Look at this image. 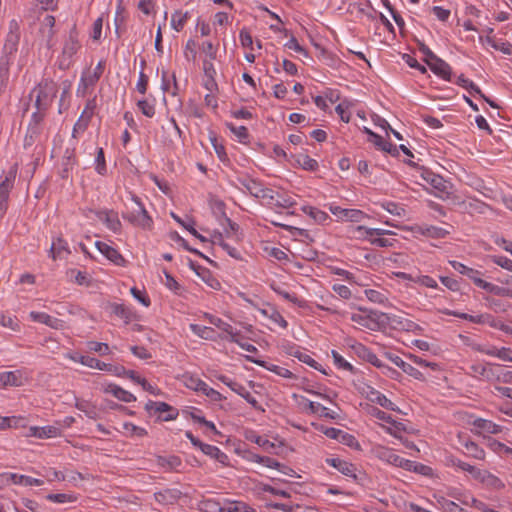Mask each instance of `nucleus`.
Here are the masks:
<instances>
[{
  "label": "nucleus",
  "mask_w": 512,
  "mask_h": 512,
  "mask_svg": "<svg viewBox=\"0 0 512 512\" xmlns=\"http://www.w3.org/2000/svg\"><path fill=\"white\" fill-rule=\"evenodd\" d=\"M57 84L53 80L45 79L41 81L30 93L31 99L34 98L36 112L33 113V117L41 119L43 113L52 104L57 94Z\"/></svg>",
  "instance_id": "obj_1"
},
{
  "label": "nucleus",
  "mask_w": 512,
  "mask_h": 512,
  "mask_svg": "<svg viewBox=\"0 0 512 512\" xmlns=\"http://www.w3.org/2000/svg\"><path fill=\"white\" fill-rule=\"evenodd\" d=\"M133 206L130 210L123 212L122 216L125 220L129 221L132 225L142 229H151L153 220L144 208L140 199L135 195H131Z\"/></svg>",
  "instance_id": "obj_2"
},
{
  "label": "nucleus",
  "mask_w": 512,
  "mask_h": 512,
  "mask_svg": "<svg viewBox=\"0 0 512 512\" xmlns=\"http://www.w3.org/2000/svg\"><path fill=\"white\" fill-rule=\"evenodd\" d=\"M384 316V313L360 309L358 313L351 314L350 319L359 329L377 331L380 330L385 323Z\"/></svg>",
  "instance_id": "obj_3"
},
{
  "label": "nucleus",
  "mask_w": 512,
  "mask_h": 512,
  "mask_svg": "<svg viewBox=\"0 0 512 512\" xmlns=\"http://www.w3.org/2000/svg\"><path fill=\"white\" fill-rule=\"evenodd\" d=\"M104 71V63L100 61L94 69L88 68L83 71L76 93L77 96H86L99 81Z\"/></svg>",
  "instance_id": "obj_4"
},
{
  "label": "nucleus",
  "mask_w": 512,
  "mask_h": 512,
  "mask_svg": "<svg viewBox=\"0 0 512 512\" xmlns=\"http://www.w3.org/2000/svg\"><path fill=\"white\" fill-rule=\"evenodd\" d=\"M354 233H358L359 237L367 238L372 245L378 247H391L394 244V239H387L383 235H390L393 232L384 229L366 228L364 226H357L353 229Z\"/></svg>",
  "instance_id": "obj_5"
},
{
  "label": "nucleus",
  "mask_w": 512,
  "mask_h": 512,
  "mask_svg": "<svg viewBox=\"0 0 512 512\" xmlns=\"http://www.w3.org/2000/svg\"><path fill=\"white\" fill-rule=\"evenodd\" d=\"M79 48L80 43L78 40V35L75 28H73L69 33V37L64 43L62 53L58 59V66L61 70H67L70 68L73 63V56L77 53Z\"/></svg>",
  "instance_id": "obj_6"
},
{
  "label": "nucleus",
  "mask_w": 512,
  "mask_h": 512,
  "mask_svg": "<svg viewBox=\"0 0 512 512\" xmlns=\"http://www.w3.org/2000/svg\"><path fill=\"white\" fill-rule=\"evenodd\" d=\"M16 174L17 166L13 165L4 178L0 180V219L3 218L7 211L9 194L14 186Z\"/></svg>",
  "instance_id": "obj_7"
},
{
  "label": "nucleus",
  "mask_w": 512,
  "mask_h": 512,
  "mask_svg": "<svg viewBox=\"0 0 512 512\" xmlns=\"http://www.w3.org/2000/svg\"><path fill=\"white\" fill-rule=\"evenodd\" d=\"M40 26L38 37L42 44L46 47L51 48L55 44V18L52 15L44 14L43 17H39Z\"/></svg>",
  "instance_id": "obj_8"
},
{
  "label": "nucleus",
  "mask_w": 512,
  "mask_h": 512,
  "mask_svg": "<svg viewBox=\"0 0 512 512\" xmlns=\"http://www.w3.org/2000/svg\"><path fill=\"white\" fill-rule=\"evenodd\" d=\"M375 453H376V456L380 460H382L384 462H387V463H389L391 465H394L396 467H401V468H404L406 470H412V468L414 470H417L416 466L414 465V463L412 461L404 459V458L398 456L390 448L380 446V447H377L375 449Z\"/></svg>",
  "instance_id": "obj_9"
},
{
  "label": "nucleus",
  "mask_w": 512,
  "mask_h": 512,
  "mask_svg": "<svg viewBox=\"0 0 512 512\" xmlns=\"http://www.w3.org/2000/svg\"><path fill=\"white\" fill-rule=\"evenodd\" d=\"M482 273L476 269L469 268L466 271V275L472 282L479 288L485 290L486 292L492 293L498 296H507L509 295V290L497 285H494L490 282H487L481 278Z\"/></svg>",
  "instance_id": "obj_10"
},
{
  "label": "nucleus",
  "mask_w": 512,
  "mask_h": 512,
  "mask_svg": "<svg viewBox=\"0 0 512 512\" xmlns=\"http://www.w3.org/2000/svg\"><path fill=\"white\" fill-rule=\"evenodd\" d=\"M145 410L153 415L159 414V419L162 421H171L177 418L178 411L165 402H155L149 400L145 404Z\"/></svg>",
  "instance_id": "obj_11"
},
{
  "label": "nucleus",
  "mask_w": 512,
  "mask_h": 512,
  "mask_svg": "<svg viewBox=\"0 0 512 512\" xmlns=\"http://www.w3.org/2000/svg\"><path fill=\"white\" fill-rule=\"evenodd\" d=\"M19 29L18 22L15 19L11 20L9 23V32L3 47V55L13 58L14 54L17 52L20 39Z\"/></svg>",
  "instance_id": "obj_12"
},
{
  "label": "nucleus",
  "mask_w": 512,
  "mask_h": 512,
  "mask_svg": "<svg viewBox=\"0 0 512 512\" xmlns=\"http://www.w3.org/2000/svg\"><path fill=\"white\" fill-rule=\"evenodd\" d=\"M393 329L407 331V332H416L420 331L421 327L410 319L402 316V315H387L384 316V321Z\"/></svg>",
  "instance_id": "obj_13"
},
{
  "label": "nucleus",
  "mask_w": 512,
  "mask_h": 512,
  "mask_svg": "<svg viewBox=\"0 0 512 512\" xmlns=\"http://www.w3.org/2000/svg\"><path fill=\"white\" fill-rule=\"evenodd\" d=\"M26 377L20 370L0 373V388L20 387L26 382Z\"/></svg>",
  "instance_id": "obj_14"
},
{
  "label": "nucleus",
  "mask_w": 512,
  "mask_h": 512,
  "mask_svg": "<svg viewBox=\"0 0 512 512\" xmlns=\"http://www.w3.org/2000/svg\"><path fill=\"white\" fill-rule=\"evenodd\" d=\"M386 356L393 364L399 367L404 373L408 374L409 376L413 377L416 380H425L423 373H421L417 368L413 367L411 364L405 362L399 356L390 353H386Z\"/></svg>",
  "instance_id": "obj_15"
},
{
  "label": "nucleus",
  "mask_w": 512,
  "mask_h": 512,
  "mask_svg": "<svg viewBox=\"0 0 512 512\" xmlns=\"http://www.w3.org/2000/svg\"><path fill=\"white\" fill-rule=\"evenodd\" d=\"M96 216L109 230L113 232H119L121 230L122 224L117 212L113 210H101L96 212Z\"/></svg>",
  "instance_id": "obj_16"
},
{
  "label": "nucleus",
  "mask_w": 512,
  "mask_h": 512,
  "mask_svg": "<svg viewBox=\"0 0 512 512\" xmlns=\"http://www.w3.org/2000/svg\"><path fill=\"white\" fill-rule=\"evenodd\" d=\"M96 248L102 253L108 260L118 266H125L126 260L124 257L112 246L101 242H95Z\"/></svg>",
  "instance_id": "obj_17"
},
{
  "label": "nucleus",
  "mask_w": 512,
  "mask_h": 512,
  "mask_svg": "<svg viewBox=\"0 0 512 512\" xmlns=\"http://www.w3.org/2000/svg\"><path fill=\"white\" fill-rule=\"evenodd\" d=\"M60 435L61 430L57 426H31L26 434L27 437H35L39 439L55 438Z\"/></svg>",
  "instance_id": "obj_18"
},
{
  "label": "nucleus",
  "mask_w": 512,
  "mask_h": 512,
  "mask_svg": "<svg viewBox=\"0 0 512 512\" xmlns=\"http://www.w3.org/2000/svg\"><path fill=\"white\" fill-rule=\"evenodd\" d=\"M182 495V492L176 488H167L154 493L155 500L162 505L174 504Z\"/></svg>",
  "instance_id": "obj_19"
},
{
  "label": "nucleus",
  "mask_w": 512,
  "mask_h": 512,
  "mask_svg": "<svg viewBox=\"0 0 512 512\" xmlns=\"http://www.w3.org/2000/svg\"><path fill=\"white\" fill-rule=\"evenodd\" d=\"M326 463L337 469L340 473H342L345 476H350L354 478L356 477V468L352 463L348 461H345L340 458H327Z\"/></svg>",
  "instance_id": "obj_20"
},
{
  "label": "nucleus",
  "mask_w": 512,
  "mask_h": 512,
  "mask_svg": "<svg viewBox=\"0 0 512 512\" xmlns=\"http://www.w3.org/2000/svg\"><path fill=\"white\" fill-rule=\"evenodd\" d=\"M429 68L444 80H451V67L444 60L437 57L433 61H428Z\"/></svg>",
  "instance_id": "obj_21"
},
{
  "label": "nucleus",
  "mask_w": 512,
  "mask_h": 512,
  "mask_svg": "<svg viewBox=\"0 0 512 512\" xmlns=\"http://www.w3.org/2000/svg\"><path fill=\"white\" fill-rule=\"evenodd\" d=\"M209 322L222 330L229 336V340L231 342L238 343V335L239 332L236 331L229 323L223 321L222 319L215 316H208Z\"/></svg>",
  "instance_id": "obj_22"
},
{
  "label": "nucleus",
  "mask_w": 512,
  "mask_h": 512,
  "mask_svg": "<svg viewBox=\"0 0 512 512\" xmlns=\"http://www.w3.org/2000/svg\"><path fill=\"white\" fill-rule=\"evenodd\" d=\"M470 370L471 374L477 378L491 381L495 377L493 365L491 364L476 363L470 367Z\"/></svg>",
  "instance_id": "obj_23"
},
{
  "label": "nucleus",
  "mask_w": 512,
  "mask_h": 512,
  "mask_svg": "<svg viewBox=\"0 0 512 512\" xmlns=\"http://www.w3.org/2000/svg\"><path fill=\"white\" fill-rule=\"evenodd\" d=\"M103 390L105 393H110L118 400L126 403H130L136 400L135 396L132 393L124 390L123 388L115 384H107Z\"/></svg>",
  "instance_id": "obj_24"
},
{
  "label": "nucleus",
  "mask_w": 512,
  "mask_h": 512,
  "mask_svg": "<svg viewBox=\"0 0 512 512\" xmlns=\"http://www.w3.org/2000/svg\"><path fill=\"white\" fill-rule=\"evenodd\" d=\"M30 318L35 321L42 324L47 325L48 327H51L53 329H59L62 327V321L54 318L44 312H30Z\"/></svg>",
  "instance_id": "obj_25"
},
{
  "label": "nucleus",
  "mask_w": 512,
  "mask_h": 512,
  "mask_svg": "<svg viewBox=\"0 0 512 512\" xmlns=\"http://www.w3.org/2000/svg\"><path fill=\"white\" fill-rule=\"evenodd\" d=\"M67 243L62 238H57L52 242L50 247V256L53 260L62 259L65 255L69 254Z\"/></svg>",
  "instance_id": "obj_26"
},
{
  "label": "nucleus",
  "mask_w": 512,
  "mask_h": 512,
  "mask_svg": "<svg viewBox=\"0 0 512 512\" xmlns=\"http://www.w3.org/2000/svg\"><path fill=\"white\" fill-rule=\"evenodd\" d=\"M457 85L465 88L471 94H478L484 98L492 107H495L494 103L487 99L482 93L481 89L471 80L465 78L464 75H460L456 81Z\"/></svg>",
  "instance_id": "obj_27"
},
{
  "label": "nucleus",
  "mask_w": 512,
  "mask_h": 512,
  "mask_svg": "<svg viewBox=\"0 0 512 512\" xmlns=\"http://www.w3.org/2000/svg\"><path fill=\"white\" fill-rule=\"evenodd\" d=\"M9 479L13 484L22 486H41L44 484V481L41 479L33 478L26 475H20L16 473H11L9 475Z\"/></svg>",
  "instance_id": "obj_28"
},
{
  "label": "nucleus",
  "mask_w": 512,
  "mask_h": 512,
  "mask_svg": "<svg viewBox=\"0 0 512 512\" xmlns=\"http://www.w3.org/2000/svg\"><path fill=\"white\" fill-rule=\"evenodd\" d=\"M157 465L168 470L177 471L181 466L182 461L178 456L172 455L169 457L157 456L156 458Z\"/></svg>",
  "instance_id": "obj_29"
},
{
  "label": "nucleus",
  "mask_w": 512,
  "mask_h": 512,
  "mask_svg": "<svg viewBox=\"0 0 512 512\" xmlns=\"http://www.w3.org/2000/svg\"><path fill=\"white\" fill-rule=\"evenodd\" d=\"M368 398L372 402L377 403L378 405L382 406L383 408L394 410V404L391 400H389L384 394L380 393L379 391L371 388L368 392Z\"/></svg>",
  "instance_id": "obj_30"
},
{
  "label": "nucleus",
  "mask_w": 512,
  "mask_h": 512,
  "mask_svg": "<svg viewBox=\"0 0 512 512\" xmlns=\"http://www.w3.org/2000/svg\"><path fill=\"white\" fill-rule=\"evenodd\" d=\"M229 388L238 395H240L241 397H243L250 405H252V407H254L255 409H260V406L256 398L252 396L251 393L248 392L244 386H242L239 383H236L229 384Z\"/></svg>",
  "instance_id": "obj_31"
},
{
  "label": "nucleus",
  "mask_w": 512,
  "mask_h": 512,
  "mask_svg": "<svg viewBox=\"0 0 512 512\" xmlns=\"http://www.w3.org/2000/svg\"><path fill=\"white\" fill-rule=\"evenodd\" d=\"M200 450L204 454H206L212 458H215L217 461H219L222 464H224L228 458L227 455L224 452H222L218 447L210 445V444L203 443L200 447Z\"/></svg>",
  "instance_id": "obj_32"
},
{
  "label": "nucleus",
  "mask_w": 512,
  "mask_h": 512,
  "mask_svg": "<svg viewBox=\"0 0 512 512\" xmlns=\"http://www.w3.org/2000/svg\"><path fill=\"white\" fill-rule=\"evenodd\" d=\"M475 479L480 480L482 483L494 488H499L503 485L499 478L485 470L479 469L475 476Z\"/></svg>",
  "instance_id": "obj_33"
},
{
  "label": "nucleus",
  "mask_w": 512,
  "mask_h": 512,
  "mask_svg": "<svg viewBox=\"0 0 512 512\" xmlns=\"http://www.w3.org/2000/svg\"><path fill=\"white\" fill-rule=\"evenodd\" d=\"M239 182L250 195L254 196L255 198L259 197L263 188L261 183L249 178H240Z\"/></svg>",
  "instance_id": "obj_34"
},
{
  "label": "nucleus",
  "mask_w": 512,
  "mask_h": 512,
  "mask_svg": "<svg viewBox=\"0 0 512 512\" xmlns=\"http://www.w3.org/2000/svg\"><path fill=\"white\" fill-rule=\"evenodd\" d=\"M75 407L83 412L88 418L90 419H98L99 418V411L96 408V406L92 405L91 403L87 401H79L77 400L75 403Z\"/></svg>",
  "instance_id": "obj_35"
},
{
  "label": "nucleus",
  "mask_w": 512,
  "mask_h": 512,
  "mask_svg": "<svg viewBox=\"0 0 512 512\" xmlns=\"http://www.w3.org/2000/svg\"><path fill=\"white\" fill-rule=\"evenodd\" d=\"M79 362L87 367L95 368L98 370H111V365L106 364L104 362L99 361L96 358L90 357V356H81L79 357Z\"/></svg>",
  "instance_id": "obj_36"
},
{
  "label": "nucleus",
  "mask_w": 512,
  "mask_h": 512,
  "mask_svg": "<svg viewBox=\"0 0 512 512\" xmlns=\"http://www.w3.org/2000/svg\"><path fill=\"white\" fill-rule=\"evenodd\" d=\"M357 352L366 361H368L369 363H371L375 367H378V368H381V369H382V367H384V364L382 363V361L373 352H371L369 349H367L365 346L359 345L357 347Z\"/></svg>",
  "instance_id": "obj_37"
},
{
  "label": "nucleus",
  "mask_w": 512,
  "mask_h": 512,
  "mask_svg": "<svg viewBox=\"0 0 512 512\" xmlns=\"http://www.w3.org/2000/svg\"><path fill=\"white\" fill-rule=\"evenodd\" d=\"M75 164L74 149H66L62 160V177L66 178Z\"/></svg>",
  "instance_id": "obj_38"
},
{
  "label": "nucleus",
  "mask_w": 512,
  "mask_h": 512,
  "mask_svg": "<svg viewBox=\"0 0 512 512\" xmlns=\"http://www.w3.org/2000/svg\"><path fill=\"white\" fill-rule=\"evenodd\" d=\"M302 211L319 224L324 223L329 218L327 213L312 206H304L302 207Z\"/></svg>",
  "instance_id": "obj_39"
},
{
  "label": "nucleus",
  "mask_w": 512,
  "mask_h": 512,
  "mask_svg": "<svg viewBox=\"0 0 512 512\" xmlns=\"http://www.w3.org/2000/svg\"><path fill=\"white\" fill-rule=\"evenodd\" d=\"M223 512H255V510L241 501H231L223 506Z\"/></svg>",
  "instance_id": "obj_40"
},
{
  "label": "nucleus",
  "mask_w": 512,
  "mask_h": 512,
  "mask_svg": "<svg viewBox=\"0 0 512 512\" xmlns=\"http://www.w3.org/2000/svg\"><path fill=\"white\" fill-rule=\"evenodd\" d=\"M198 509L202 512H223V506L214 499H205L198 503Z\"/></svg>",
  "instance_id": "obj_41"
},
{
  "label": "nucleus",
  "mask_w": 512,
  "mask_h": 512,
  "mask_svg": "<svg viewBox=\"0 0 512 512\" xmlns=\"http://www.w3.org/2000/svg\"><path fill=\"white\" fill-rule=\"evenodd\" d=\"M261 313L268 317L272 322L279 325L282 328L287 327V321L283 318V316L274 308L262 309Z\"/></svg>",
  "instance_id": "obj_42"
},
{
  "label": "nucleus",
  "mask_w": 512,
  "mask_h": 512,
  "mask_svg": "<svg viewBox=\"0 0 512 512\" xmlns=\"http://www.w3.org/2000/svg\"><path fill=\"white\" fill-rule=\"evenodd\" d=\"M190 329L195 335L199 336L202 339H206V340L214 339V330L210 327L201 326L198 324H191Z\"/></svg>",
  "instance_id": "obj_43"
},
{
  "label": "nucleus",
  "mask_w": 512,
  "mask_h": 512,
  "mask_svg": "<svg viewBox=\"0 0 512 512\" xmlns=\"http://www.w3.org/2000/svg\"><path fill=\"white\" fill-rule=\"evenodd\" d=\"M366 217V214L358 209H345L341 221L361 222Z\"/></svg>",
  "instance_id": "obj_44"
},
{
  "label": "nucleus",
  "mask_w": 512,
  "mask_h": 512,
  "mask_svg": "<svg viewBox=\"0 0 512 512\" xmlns=\"http://www.w3.org/2000/svg\"><path fill=\"white\" fill-rule=\"evenodd\" d=\"M297 162L298 164L305 170H308V171H314L317 169L318 167V163L316 160L310 158L308 155L306 154H301L298 156L297 158Z\"/></svg>",
  "instance_id": "obj_45"
},
{
  "label": "nucleus",
  "mask_w": 512,
  "mask_h": 512,
  "mask_svg": "<svg viewBox=\"0 0 512 512\" xmlns=\"http://www.w3.org/2000/svg\"><path fill=\"white\" fill-rule=\"evenodd\" d=\"M364 293H365L366 297L371 302H374V303L384 304L388 300L386 294L381 291H378V290L366 289L364 291Z\"/></svg>",
  "instance_id": "obj_46"
},
{
  "label": "nucleus",
  "mask_w": 512,
  "mask_h": 512,
  "mask_svg": "<svg viewBox=\"0 0 512 512\" xmlns=\"http://www.w3.org/2000/svg\"><path fill=\"white\" fill-rule=\"evenodd\" d=\"M184 384L195 391L201 392V389L205 386V382L192 375H184Z\"/></svg>",
  "instance_id": "obj_47"
},
{
  "label": "nucleus",
  "mask_w": 512,
  "mask_h": 512,
  "mask_svg": "<svg viewBox=\"0 0 512 512\" xmlns=\"http://www.w3.org/2000/svg\"><path fill=\"white\" fill-rule=\"evenodd\" d=\"M447 231L441 227L428 226L422 230V234L431 238H443L447 235Z\"/></svg>",
  "instance_id": "obj_48"
},
{
  "label": "nucleus",
  "mask_w": 512,
  "mask_h": 512,
  "mask_svg": "<svg viewBox=\"0 0 512 512\" xmlns=\"http://www.w3.org/2000/svg\"><path fill=\"white\" fill-rule=\"evenodd\" d=\"M123 428L127 435L129 436H137V437H144L147 434V431L139 426H136L132 423H124Z\"/></svg>",
  "instance_id": "obj_49"
},
{
  "label": "nucleus",
  "mask_w": 512,
  "mask_h": 512,
  "mask_svg": "<svg viewBox=\"0 0 512 512\" xmlns=\"http://www.w3.org/2000/svg\"><path fill=\"white\" fill-rule=\"evenodd\" d=\"M427 181L438 191L446 192L448 185L447 182L438 175H431L430 178H427Z\"/></svg>",
  "instance_id": "obj_50"
},
{
  "label": "nucleus",
  "mask_w": 512,
  "mask_h": 512,
  "mask_svg": "<svg viewBox=\"0 0 512 512\" xmlns=\"http://www.w3.org/2000/svg\"><path fill=\"white\" fill-rule=\"evenodd\" d=\"M47 499L55 503H66L76 501V497L71 494L57 493L47 495Z\"/></svg>",
  "instance_id": "obj_51"
},
{
  "label": "nucleus",
  "mask_w": 512,
  "mask_h": 512,
  "mask_svg": "<svg viewBox=\"0 0 512 512\" xmlns=\"http://www.w3.org/2000/svg\"><path fill=\"white\" fill-rule=\"evenodd\" d=\"M350 107V102L343 101L338 104L335 108L337 114L340 116L341 120L345 123L350 121V113L347 111Z\"/></svg>",
  "instance_id": "obj_52"
},
{
  "label": "nucleus",
  "mask_w": 512,
  "mask_h": 512,
  "mask_svg": "<svg viewBox=\"0 0 512 512\" xmlns=\"http://www.w3.org/2000/svg\"><path fill=\"white\" fill-rule=\"evenodd\" d=\"M273 205L280 207V208H289V207H292L293 205H295V201L293 198H291L287 195H284V194H280L278 192V196L276 197Z\"/></svg>",
  "instance_id": "obj_53"
},
{
  "label": "nucleus",
  "mask_w": 512,
  "mask_h": 512,
  "mask_svg": "<svg viewBox=\"0 0 512 512\" xmlns=\"http://www.w3.org/2000/svg\"><path fill=\"white\" fill-rule=\"evenodd\" d=\"M12 63V57L3 55L0 58V79L3 81L7 79L9 74V67Z\"/></svg>",
  "instance_id": "obj_54"
},
{
  "label": "nucleus",
  "mask_w": 512,
  "mask_h": 512,
  "mask_svg": "<svg viewBox=\"0 0 512 512\" xmlns=\"http://www.w3.org/2000/svg\"><path fill=\"white\" fill-rule=\"evenodd\" d=\"M381 206L392 215L402 216L405 213V209L394 202H384Z\"/></svg>",
  "instance_id": "obj_55"
},
{
  "label": "nucleus",
  "mask_w": 512,
  "mask_h": 512,
  "mask_svg": "<svg viewBox=\"0 0 512 512\" xmlns=\"http://www.w3.org/2000/svg\"><path fill=\"white\" fill-rule=\"evenodd\" d=\"M137 106L145 116H147V117L154 116L155 107L153 104L149 103L147 100H139L137 102Z\"/></svg>",
  "instance_id": "obj_56"
},
{
  "label": "nucleus",
  "mask_w": 512,
  "mask_h": 512,
  "mask_svg": "<svg viewBox=\"0 0 512 512\" xmlns=\"http://www.w3.org/2000/svg\"><path fill=\"white\" fill-rule=\"evenodd\" d=\"M332 357L334 359V363L339 367L347 371H352L353 367L350 363H348L337 351L332 350Z\"/></svg>",
  "instance_id": "obj_57"
},
{
  "label": "nucleus",
  "mask_w": 512,
  "mask_h": 512,
  "mask_svg": "<svg viewBox=\"0 0 512 512\" xmlns=\"http://www.w3.org/2000/svg\"><path fill=\"white\" fill-rule=\"evenodd\" d=\"M95 162H96V171L99 174L104 175L106 172V164H105L104 151L102 148L98 149Z\"/></svg>",
  "instance_id": "obj_58"
},
{
  "label": "nucleus",
  "mask_w": 512,
  "mask_h": 512,
  "mask_svg": "<svg viewBox=\"0 0 512 512\" xmlns=\"http://www.w3.org/2000/svg\"><path fill=\"white\" fill-rule=\"evenodd\" d=\"M185 25V21L181 17V11L177 10L172 14L171 26L177 32L181 31Z\"/></svg>",
  "instance_id": "obj_59"
},
{
  "label": "nucleus",
  "mask_w": 512,
  "mask_h": 512,
  "mask_svg": "<svg viewBox=\"0 0 512 512\" xmlns=\"http://www.w3.org/2000/svg\"><path fill=\"white\" fill-rule=\"evenodd\" d=\"M201 392L205 394L207 397H209L212 401L220 402L224 399L222 394H220L218 391L214 390L213 388L209 387L206 383L205 386L201 389Z\"/></svg>",
  "instance_id": "obj_60"
},
{
  "label": "nucleus",
  "mask_w": 512,
  "mask_h": 512,
  "mask_svg": "<svg viewBox=\"0 0 512 512\" xmlns=\"http://www.w3.org/2000/svg\"><path fill=\"white\" fill-rule=\"evenodd\" d=\"M0 325L14 331L19 329L18 323L11 316L0 313Z\"/></svg>",
  "instance_id": "obj_61"
},
{
  "label": "nucleus",
  "mask_w": 512,
  "mask_h": 512,
  "mask_svg": "<svg viewBox=\"0 0 512 512\" xmlns=\"http://www.w3.org/2000/svg\"><path fill=\"white\" fill-rule=\"evenodd\" d=\"M277 196H278L277 191H274L270 188L263 187L258 198H262V199L266 200L268 204L273 205Z\"/></svg>",
  "instance_id": "obj_62"
},
{
  "label": "nucleus",
  "mask_w": 512,
  "mask_h": 512,
  "mask_svg": "<svg viewBox=\"0 0 512 512\" xmlns=\"http://www.w3.org/2000/svg\"><path fill=\"white\" fill-rule=\"evenodd\" d=\"M227 127L230 129L232 133H234L240 140H245L248 138V130L245 126L236 127L232 123H227Z\"/></svg>",
  "instance_id": "obj_63"
},
{
  "label": "nucleus",
  "mask_w": 512,
  "mask_h": 512,
  "mask_svg": "<svg viewBox=\"0 0 512 512\" xmlns=\"http://www.w3.org/2000/svg\"><path fill=\"white\" fill-rule=\"evenodd\" d=\"M491 260L498 266L512 272V260L503 256H492Z\"/></svg>",
  "instance_id": "obj_64"
}]
</instances>
